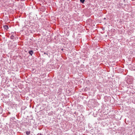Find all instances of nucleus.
<instances>
[{
	"label": "nucleus",
	"instance_id": "20e7f679",
	"mask_svg": "<svg viewBox=\"0 0 135 135\" xmlns=\"http://www.w3.org/2000/svg\"><path fill=\"white\" fill-rule=\"evenodd\" d=\"M80 2L83 3L85 1V0H80Z\"/></svg>",
	"mask_w": 135,
	"mask_h": 135
},
{
	"label": "nucleus",
	"instance_id": "39448f33",
	"mask_svg": "<svg viewBox=\"0 0 135 135\" xmlns=\"http://www.w3.org/2000/svg\"><path fill=\"white\" fill-rule=\"evenodd\" d=\"M14 37V36H12L11 37V39H13Z\"/></svg>",
	"mask_w": 135,
	"mask_h": 135
},
{
	"label": "nucleus",
	"instance_id": "f03ea898",
	"mask_svg": "<svg viewBox=\"0 0 135 135\" xmlns=\"http://www.w3.org/2000/svg\"><path fill=\"white\" fill-rule=\"evenodd\" d=\"M4 27L5 29L7 30L8 29V27L7 25L4 26Z\"/></svg>",
	"mask_w": 135,
	"mask_h": 135
},
{
	"label": "nucleus",
	"instance_id": "f257e3e1",
	"mask_svg": "<svg viewBox=\"0 0 135 135\" xmlns=\"http://www.w3.org/2000/svg\"><path fill=\"white\" fill-rule=\"evenodd\" d=\"M33 53V52L32 50H30L29 51V53L31 55V56H32Z\"/></svg>",
	"mask_w": 135,
	"mask_h": 135
},
{
	"label": "nucleus",
	"instance_id": "7ed1b4c3",
	"mask_svg": "<svg viewBox=\"0 0 135 135\" xmlns=\"http://www.w3.org/2000/svg\"><path fill=\"white\" fill-rule=\"evenodd\" d=\"M30 131L26 132V134L27 135H28L30 134Z\"/></svg>",
	"mask_w": 135,
	"mask_h": 135
},
{
	"label": "nucleus",
	"instance_id": "423d86ee",
	"mask_svg": "<svg viewBox=\"0 0 135 135\" xmlns=\"http://www.w3.org/2000/svg\"><path fill=\"white\" fill-rule=\"evenodd\" d=\"M44 54H46L47 55H48V54L47 53H46L45 52L44 53Z\"/></svg>",
	"mask_w": 135,
	"mask_h": 135
}]
</instances>
